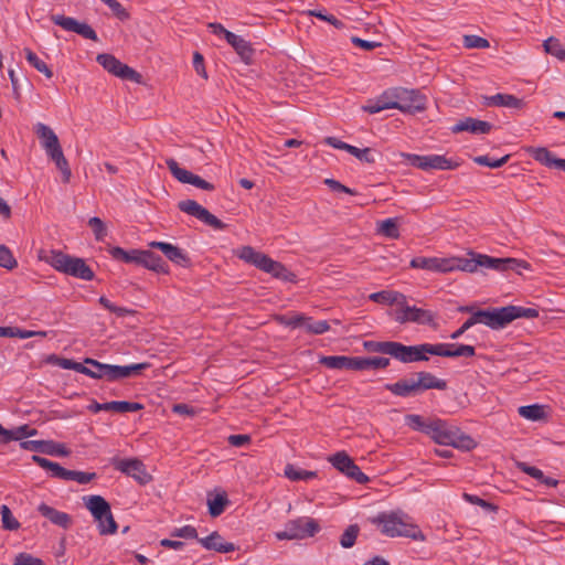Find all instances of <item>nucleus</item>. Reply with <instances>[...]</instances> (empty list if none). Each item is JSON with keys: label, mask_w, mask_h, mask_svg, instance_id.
<instances>
[{"label": "nucleus", "mask_w": 565, "mask_h": 565, "mask_svg": "<svg viewBox=\"0 0 565 565\" xmlns=\"http://www.w3.org/2000/svg\"><path fill=\"white\" fill-rule=\"evenodd\" d=\"M526 152L541 164L547 168H555L556 161L559 158H556L547 148L544 147H529Z\"/></svg>", "instance_id": "obj_37"}, {"label": "nucleus", "mask_w": 565, "mask_h": 565, "mask_svg": "<svg viewBox=\"0 0 565 565\" xmlns=\"http://www.w3.org/2000/svg\"><path fill=\"white\" fill-rule=\"evenodd\" d=\"M237 256L247 264L254 265L260 270H265L270 257L264 253L257 252L252 246H243L237 250Z\"/></svg>", "instance_id": "obj_19"}, {"label": "nucleus", "mask_w": 565, "mask_h": 565, "mask_svg": "<svg viewBox=\"0 0 565 565\" xmlns=\"http://www.w3.org/2000/svg\"><path fill=\"white\" fill-rule=\"evenodd\" d=\"M434 319L435 316L431 311L411 306L409 322H416L419 324H431L434 322Z\"/></svg>", "instance_id": "obj_48"}, {"label": "nucleus", "mask_w": 565, "mask_h": 565, "mask_svg": "<svg viewBox=\"0 0 565 565\" xmlns=\"http://www.w3.org/2000/svg\"><path fill=\"white\" fill-rule=\"evenodd\" d=\"M510 154H505L499 159H492L489 156H478L473 158V161L479 166H486L489 168H500L508 162Z\"/></svg>", "instance_id": "obj_54"}, {"label": "nucleus", "mask_w": 565, "mask_h": 565, "mask_svg": "<svg viewBox=\"0 0 565 565\" xmlns=\"http://www.w3.org/2000/svg\"><path fill=\"white\" fill-rule=\"evenodd\" d=\"M402 156L406 159L408 164L424 171L454 170L458 167V163L441 154L420 156L414 153H403Z\"/></svg>", "instance_id": "obj_8"}, {"label": "nucleus", "mask_w": 565, "mask_h": 565, "mask_svg": "<svg viewBox=\"0 0 565 565\" xmlns=\"http://www.w3.org/2000/svg\"><path fill=\"white\" fill-rule=\"evenodd\" d=\"M38 511L42 516L50 520L53 524L61 526L63 529H68L72 524V518L70 514L57 511L56 509L47 505L46 503H41L38 507Z\"/></svg>", "instance_id": "obj_23"}, {"label": "nucleus", "mask_w": 565, "mask_h": 565, "mask_svg": "<svg viewBox=\"0 0 565 565\" xmlns=\"http://www.w3.org/2000/svg\"><path fill=\"white\" fill-rule=\"evenodd\" d=\"M427 436L439 445L452 446L461 450H471L476 447V441L470 436L441 419L431 420Z\"/></svg>", "instance_id": "obj_3"}, {"label": "nucleus", "mask_w": 565, "mask_h": 565, "mask_svg": "<svg viewBox=\"0 0 565 565\" xmlns=\"http://www.w3.org/2000/svg\"><path fill=\"white\" fill-rule=\"evenodd\" d=\"M445 273H449L452 270H462L468 273H473L477 270V258L473 256L472 258H445Z\"/></svg>", "instance_id": "obj_31"}, {"label": "nucleus", "mask_w": 565, "mask_h": 565, "mask_svg": "<svg viewBox=\"0 0 565 565\" xmlns=\"http://www.w3.org/2000/svg\"><path fill=\"white\" fill-rule=\"evenodd\" d=\"M85 508L92 513L100 535H111L118 525L113 516L110 504L102 495L83 497Z\"/></svg>", "instance_id": "obj_5"}, {"label": "nucleus", "mask_w": 565, "mask_h": 565, "mask_svg": "<svg viewBox=\"0 0 565 565\" xmlns=\"http://www.w3.org/2000/svg\"><path fill=\"white\" fill-rule=\"evenodd\" d=\"M385 390L399 397H408L420 392L418 381L414 379H402L393 384H385Z\"/></svg>", "instance_id": "obj_20"}, {"label": "nucleus", "mask_w": 565, "mask_h": 565, "mask_svg": "<svg viewBox=\"0 0 565 565\" xmlns=\"http://www.w3.org/2000/svg\"><path fill=\"white\" fill-rule=\"evenodd\" d=\"M360 527L358 524L349 525L340 537V544L343 548H351L356 541Z\"/></svg>", "instance_id": "obj_53"}, {"label": "nucleus", "mask_w": 565, "mask_h": 565, "mask_svg": "<svg viewBox=\"0 0 565 565\" xmlns=\"http://www.w3.org/2000/svg\"><path fill=\"white\" fill-rule=\"evenodd\" d=\"M139 266H142L158 274L168 273V264L159 255L151 250H143Z\"/></svg>", "instance_id": "obj_27"}, {"label": "nucleus", "mask_w": 565, "mask_h": 565, "mask_svg": "<svg viewBox=\"0 0 565 565\" xmlns=\"http://www.w3.org/2000/svg\"><path fill=\"white\" fill-rule=\"evenodd\" d=\"M394 106L395 109H399L403 113L414 114L425 109V97L415 89H397L394 94Z\"/></svg>", "instance_id": "obj_11"}, {"label": "nucleus", "mask_w": 565, "mask_h": 565, "mask_svg": "<svg viewBox=\"0 0 565 565\" xmlns=\"http://www.w3.org/2000/svg\"><path fill=\"white\" fill-rule=\"evenodd\" d=\"M305 329L312 334H322L330 329V326L326 320L313 321L311 318H307Z\"/></svg>", "instance_id": "obj_58"}, {"label": "nucleus", "mask_w": 565, "mask_h": 565, "mask_svg": "<svg viewBox=\"0 0 565 565\" xmlns=\"http://www.w3.org/2000/svg\"><path fill=\"white\" fill-rule=\"evenodd\" d=\"M472 313L473 320L477 321V323H483L494 330L502 329L519 318L533 319L539 317L537 309L520 306H507L491 310H477Z\"/></svg>", "instance_id": "obj_2"}, {"label": "nucleus", "mask_w": 565, "mask_h": 565, "mask_svg": "<svg viewBox=\"0 0 565 565\" xmlns=\"http://www.w3.org/2000/svg\"><path fill=\"white\" fill-rule=\"evenodd\" d=\"M43 454L51 456H68L70 450L63 445L54 441H45V447L43 449Z\"/></svg>", "instance_id": "obj_61"}, {"label": "nucleus", "mask_w": 565, "mask_h": 565, "mask_svg": "<svg viewBox=\"0 0 565 565\" xmlns=\"http://www.w3.org/2000/svg\"><path fill=\"white\" fill-rule=\"evenodd\" d=\"M34 130L44 150L60 145L56 134L45 124L38 122Z\"/></svg>", "instance_id": "obj_34"}, {"label": "nucleus", "mask_w": 565, "mask_h": 565, "mask_svg": "<svg viewBox=\"0 0 565 565\" xmlns=\"http://www.w3.org/2000/svg\"><path fill=\"white\" fill-rule=\"evenodd\" d=\"M88 225L93 230L95 238L97 241H103L105 238V236L107 235L106 226L99 217H97V216L90 217L88 221Z\"/></svg>", "instance_id": "obj_62"}, {"label": "nucleus", "mask_w": 565, "mask_h": 565, "mask_svg": "<svg viewBox=\"0 0 565 565\" xmlns=\"http://www.w3.org/2000/svg\"><path fill=\"white\" fill-rule=\"evenodd\" d=\"M355 371L380 370L390 365V359L383 356L362 358L355 356Z\"/></svg>", "instance_id": "obj_33"}, {"label": "nucleus", "mask_w": 565, "mask_h": 565, "mask_svg": "<svg viewBox=\"0 0 565 565\" xmlns=\"http://www.w3.org/2000/svg\"><path fill=\"white\" fill-rule=\"evenodd\" d=\"M519 414L530 420L536 422L545 417V407L543 405L533 404L519 407Z\"/></svg>", "instance_id": "obj_45"}, {"label": "nucleus", "mask_w": 565, "mask_h": 565, "mask_svg": "<svg viewBox=\"0 0 565 565\" xmlns=\"http://www.w3.org/2000/svg\"><path fill=\"white\" fill-rule=\"evenodd\" d=\"M394 99H388L387 95L384 94L379 99L374 102H370L367 105L363 106V109L369 114H376L385 109H395Z\"/></svg>", "instance_id": "obj_44"}, {"label": "nucleus", "mask_w": 565, "mask_h": 565, "mask_svg": "<svg viewBox=\"0 0 565 565\" xmlns=\"http://www.w3.org/2000/svg\"><path fill=\"white\" fill-rule=\"evenodd\" d=\"M392 358L402 363L428 361V356L425 355L424 343L417 345H405L395 341Z\"/></svg>", "instance_id": "obj_16"}, {"label": "nucleus", "mask_w": 565, "mask_h": 565, "mask_svg": "<svg viewBox=\"0 0 565 565\" xmlns=\"http://www.w3.org/2000/svg\"><path fill=\"white\" fill-rule=\"evenodd\" d=\"M454 347H455L454 343H436V344L424 343L425 355L433 354V355L447 358L446 352H448L450 350V348H454Z\"/></svg>", "instance_id": "obj_55"}, {"label": "nucleus", "mask_w": 565, "mask_h": 565, "mask_svg": "<svg viewBox=\"0 0 565 565\" xmlns=\"http://www.w3.org/2000/svg\"><path fill=\"white\" fill-rule=\"evenodd\" d=\"M544 50L546 53L557 57L559 61L565 60V46L559 42L558 39L548 38L544 41Z\"/></svg>", "instance_id": "obj_51"}, {"label": "nucleus", "mask_w": 565, "mask_h": 565, "mask_svg": "<svg viewBox=\"0 0 565 565\" xmlns=\"http://www.w3.org/2000/svg\"><path fill=\"white\" fill-rule=\"evenodd\" d=\"M445 258L415 257L411 260L412 268L426 269L434 273H445Z\"/></svg>", "instance_id": "obj_29"}, {"label": "nucleus", "mask_w": 565, "mask_h": 565, "mask_svg": "<svg viewBox=\"0 0 565 565\" xmlns=\"http://www.w3.org/2000/svg\"><path fill=\"white\" fill-rule=\"evenodd\" d=\"M228 504L230 500L225 491L217 493L213 498H207L209 513L213 518L220 516Z\"/></svg>", "instance_id": "obj_39"}, {"label": "nucleus", "mask_w": 565, "mask_h": 565, "mask_svg": "<svg viewBox=\"0 0 565 565\" xmlns=\"http://www.w3.org/2000/svg\"><path fill=\"white\" fill-rule=\"evenodd\" d=\"M369 299L383 305H403L405 295L394 290H382L371 294Z\"/></svg>", "instance_id": "obj_32"}, {"label": "nucleus", "mask_w": 565, "mask_h": 565, "mask_svg": "<svg viewBox=\"0 0 565 565\" xmlns=\"http://www.w3.org/2000/svg\"><path fill=\"white\" fill-rule=\"evenodd\" d=\"M492 129V125L488 121L476 119L472 117H466L462 120H459L451 127V131L454 134L468 131L473 135H484L489 134Z\"/></svg>", "instance_id": "obj_17"}, {"label": "nucleus", "mask_w": 565, "mask_h": 565, "mask_svg": "<svg viewBox=\"0 0 565 565\" xmlns=\"http://www.w3.org/2000/svg\"><path fill=\"white\" fill-rule=\"evenodd\" d=\"M327 460L340 473L359 484H365L370 481V478L361 471L359 466L355 465L353 459L344 450L330 455Z\"/></svg>", "instance_id": "obj_7"}, {"label": "nucleus", "mask_w": 565, "mask_h": 565, "mask_svg": "<svg viewBox=\"0 0 565 565\" xmlns=\"http://www.w3.org/2000/svg\"><path fill=\"white\" fill-rule=\"evenodd\" d=\"M447 353V358H458V356H466L471 358L476 354V349L472 345L469 344H455L454 348H450V350Z\"/></svg>", "instance_id": "obj_56"}, {"label": "nucleus", "mask_w": 565, "mask_h": 565, "mask_svg": "<svg viewBox=\"0 0 565 565\" xmlns=\"http://www.w3.org/2000/svg\"><path fill=\"white\" fill-rule=\"evenodd\" d=\"M96 61L110 74L117 76L125 81H130L134 83H141L142 76L128 66L127 64L121 63L117 57L113 54L100 53L97 55Z\"/></svg>", "instance_id": "obj_9"}, {"label": "nucleus", "mask_w": 565, "mask_h": 565, "mask_svg": "<svg viewBox=\"0 0 565 565\" xmlns=\"http://www.w3.org/2000/svg\"><path fill=\"white\" fill-rule=\"evenodd\" d=\"M416 376L420 392L433 388L441 391L447 388V382L445 380L436 377L430 372L422 371L416 373Z\"/></svg>", "instance_id": "obj_30"}, {"label": "nucleus", "mask_w": 565, "mask_h": 565, "mask_svg": "<svg viewBox=\"0 0 565 565\" xmlns=\"http://www.w3.org/2000/svg\"><path fill=\"white\" fill-rule=\"evenodd\" d=\"M407 426H409L414 430L422 431L428 435V430L431 426V420H424L420 415L409 414L405 417Z\"/></svg>", "instance_id": "obj_52"}, {"label": "nucleus", "mask_w": 565, "mask_h": 565, "mask_svg": "<svg viewBox=\"0 0 565 565\" xmlns=\"http://www.w3.org/2000/svg\"><path fill=\"white\" fill-rule=\"evenodd\" d=\"M31 334L28 330H22L17 327H0V337L3 338H20L29 339Z\"/></svg>", "instance_id": "obj_60"}, {"label": "nucleus", "mask_w": 565, "mask_h": 565, "mask_svg": "<svg viewBox=\"0 0 565 565\" xmlns=\"http://www.w3.org/2000/svg\"><path fill=\"white\" fill-rule=\"evenodd\" d=\"M319 362L332 370H355V356L326 355Z\"/></svg>", "instance_id": "obj_26"}, {"label": "nucleus", "mask_w": 565, "mask_h": 565, "mask_svg": "<svg viewBox=\"0 0 565 565\" xmlns=\"http://www.w3.org/2000/svg\"><path fill=\"white\" fill-rule=\"evenodd\" d=\"M199 543L209 551L218 553H230L236 550V546L230 542H223L221 534L216 531L212 532L209 536L198 539Z\"/></svg>", "instance_id": "obj_21"}, {"label": "nucleus", "mask_w": 565, "mask_h": 565, "mask_svg": "<svg viewBox=\"0 0 565 565\" xmlns=\"http://www.w3.org/2000/svg\"><path fill=\"white\" fill-rule=\"evenodd\" d=\"M350 154L354 156L361 162L365 163H374L375 159L373 157V151L371 148L360 149L358 147L352 146Z\"/></svg>", "instance_id": "obj_63"}, {"label": "nucleus", "mask_w": 565, "mask_h": 565, "mask_svg": "<svg viewBox=\"0 0 565 565\" xmlns=\"http://www.w3.org/2000/svg\"><path fill=\"white\" fill-rule=\"evenodd\" d=\"M26 61L40 73H43L47 78L53 76L52 70L47 66V64L42 61L33 51L30 49H24Z\"/></svg>", "instance_id": "obj_47"}, {"label": "nucleus", "mask_w": 565, "mask_h": 565, "mask_svg": "<svg viewBox=\"0 0 565 565\" xmlns=\"http://www.w3.org/2000/svg\"><path fill=\"white\" fill-rule=\"evenodd\" d=\"M0 266L9 270L18 266L17 259L6 245H0Z\"/></svg>", "instance_id": "obj_57"}, {"label": "nucleus", "mask_w": 565, "mask_h": 565, "mask_svg": "<svg viewBox=\"0 0 565 565\" xmlns=\"http://www.w3.org/2000/svg\"><path fill=\"white\" fill-rule=\"evenodd\" d=\"M477 268L484 267L498 271L518 270L519 268H529V264L516 258H495L488 255L477 254Z\"/></svg>", "instance_id": "obj_15"}, {"label": "nucleus", "mask_w": 565, "mask_h": 565, "mask_svg": "<svg viewBox=\"0 0 565 565\" xmlns=\"http://www.w3.org/2000/svg\"><path fill=\"white\" fill-rule=\"evenodd\" d=\"M265 273L270 274L273 277L285 280V281H294L295 275L288 270L281 263L276 262L270 258L268 262Z\"/></svg>", "instance_id": "obj_40"}, {"label": "nucleus", "mask_w": 565, "mask_h": 565, "mask_svg": "<svg viewBox=\"0 0 565 565\" xmlns=\"http://www.w3.org/2000/svg\"><path fill=\"white\" fill-rule=\"evenodd\" d=\"M36 434V430L33 428H30L28 425H21L14 429H6L0 424V436L1 441L3 444H8L12 440H21L26 437L34 436Z\"/></svg>", "instance_id": "obj_28"}, {"label": "nucleus", "mask_w": 565, "mask_h": 565, "mask_svg": "<svg viewBox=\"0 0 565 565\" xmlns=\"http://www.w3.org/2000/svg\"><path fill=\"white\" fill-rule=\"evenodd\" d=\"M13 565H44V563L31 554L20 553L15 556Z\"/></svg>", "instance_id": "obj_64"}, {"label": "nucleus", "mask_w": 565, "mask_h": 565, "mask_svg": "<svg viewBox=\"0 0 565 565\" xmlns=\"http://www.w3.org/2000/svg\"><path fill=\"white\" fill-rule=\"evenodd\" d=\"M51 20L54 24L61 26L65 31L74 32L84 39L98 41L96 31L87 23L78 22L76 19L63 14H52Z\"/></svg>", "instance_id": "obj_14"}, {"label": "nucleus", "mask_w": 565, "mask_h": 565, "mask_svg": "<svg viewBox=\"0 0 565 565\" xmlns=\"http://www.w3.org/2000/svg\"><path fill=\"white\" fill-rule=\"evenodd\" d=\"M226 42L235 50V52L241 56V58L248 63L254 54V50L248 41L244 38L233 33H226Z\"/></svg>", "instance_id": "obj_24"}, {"label": "nucleus", "mask_w": 565, "mask_h": 565, "mask_svg": "<svg viewBox=\"0 0 565 565\" xmlns=\"http://www.w3.org/2000/svg\"><path fill=\"white\" fill-rule=\"evenodd\" d=\"M379 233H381L383 236L396 239L399 237V231L397 226V220L396 218H386L379 223Z\"/></svg>", "instance_id": "obj_50"}, {"label": "nucleus", "mask_w": 565, "mask_h": 565, "mask_svg": "<svg viewBox=\"0 0 565 565\" xmlns=\"http://www.w3.org/2000/svg\"><path fill=\"white\" fill-rule=\"evenodd\" d=\"M32 460L41 468L51 471L52 477L62 479V480H67L70 470L63 468L57 462L51 461L44 457H40L36 455H34L32 457Z\"/></svg>", "instance_id": "obj_35"}, {"label": "nucleus", "mask_w": 565, "mask_h": 565, "mask_svg": "<svg viewBox=\"0 0 565 565\" xmlns=\"http://www.w3.org/2000/svg\"><path fill=\"white\" fill-rule=\"evenodd\" d=\"M2 529L7 531H17L20 529V522L13 516L10 508L6 504L0 507Z\"/></svg>", "instance_id": "obj_49"}, {"label": "nucleus", "mask_w": 565, "mask_h": 565, "mask_svg": "<svg viewBox=\"0 0 565 565\" xmlns=\"http://www.w3.org/2000/svg\"><path fill=\"white\" fill-rule=\"evenodd\" d=\"M285 476L292 481L310 480L317 477L316 471H309L300 469L294 465H287L285 467Z\"/></svg>", "instance_id": "obj_46"}, {"label": "nucleus", "mask_w": 565, "mask_h": 565, "mask_svg": "<svg viewBox=\"0 0 565 565\" xmlns=\"http://www.w3.org/2000/svg\"><path fill=\"white\" fill-rule=\"evenodd\" d=\"M484 105L520 109L523 107L524 102L514 95L499 93L484 97Z\"/></svg>", "instance_id": "obj_25"}, {"label": "nucleus", "mask_w": 565, "mask_h": 565, "mask_svg": "<svg viewBox=\"0 0 565 565\" xmlns=\"http://www.w3.org/2000/svg\"><path fill=\"white\" fill-rule=\"evenodd\" d=\"M149 246L151 248L161 250L169 260L179 266L184 267L190 263V259L188 255L184 253V250L170 243L153 241L149 243Z\"/></svg>", "instance_id": "obj_18"}, {"label": "nucleus", "mask_w": 565, "mask_h": 565, "mask_svg": "<svg viewBox=\"0 0 565 565\" xmlns=\"http://www.w3.org/2000/svg\"><path fill=\"white\" fill-rule=\"evenodd\" d=\"M320 531L318 521L309 516H300L285 523L282 531L275 533L279 541L305 540L315 536Z\"/></svg>", "instance_id": "obj_6"}, {"label": "nucleus", "mask_w": 565, "mask_h": 565, "mask_svg": "<svg viewBox=\"0 0 565 565\" xmlns=\"http://www.w3.org/2000/svg\"><path fill=\"white\" fill-rule=\"evenodd\" d=\"M85 364L89 365V377L108 381L109 371L107 369H110V364H105L90 358L85 359Z\"/></svg>", "instance_id": "obj_42"}, {"label": "nucleus", "mask_w": 565, "mask_h": 565, "mask_svg": "<svg viewBox=\"0 0 565 565\" xmlns=\"http://www.w3.org/2000/svg\"><path fill=\"white\" fill-rule=\"evenodd\" d=\"M395 341H364L363 348L371 353H382L393 356Z\"/></svg>", "instance_id": "obj_41"}, {"label": "nucleus", "mask_w": 565, "mask_h": 565, "mask_svg": "<svg viewBox=\"0 0 565 565\" xmlns=\"http://www.w3.org/2000/svg\"><path fill=\"white\" fill-rule=\"evenodd\" d=\"M113 466L116 470L134 478L140 484L151 481V476L146 471L143 462L137 458L114 459Z\"/></svg>", "instance_id": "obj_12"}, {"label": "nucleus", "mask_w": 565, "mask_h": 565, "mask_svg": "<svg viewBox=\"0 0 565 565\" xmlns=\"http://www.w3.org/2000/svg\"><path fill=\"white\" fill-rule=\"evenodd\" d=\"M149 363H137L131 365H111L108 373V381H118L121 379L130 377L139 374L141 371L148 369Z\"/></svg>", "instance_id": "obj_22"}, {"label": "nucleus", "mask_w": 565, "mask_h": 565, "mask_svg": "<svg viewBox=\"0 0 565 565\" xmlns=\"http://www.w3.org/2000/svg\"><path fill=\"white\" fill-rule=\"evenodd\" d=\"M526 152L541 164L547 168H555L556 161L559 158H556L547 148L544 147H529Z\"/></svg>", "instance_id": "obj_36"}, {"label": "nucleus", "mask_w": 565, "mask_h": 565, "mask_svg": "<svg viewBox=\"0 0 565 565\" xmlns=\"http://www.w3.org/2000/svg\"><path fill=\"white\" fill-rule=\"evenodd\" d=\"M377 522L382 525V533L387 536H403L415 541L425 540L419 527L409 522L407 516H403L398 513H382L379 515Z\"/></svg>", "instance_id": "obj_4"}, {"label": "nucleus", "mask_w": 565, "mask_h": 565, "mask_svg": "<svg viewBox=\"0 0 565 565\" xmlns=\"http://www.w3.org/2000/svg\"><path fill=\"white\" fill-rule=\"evenodd\" d=\"M166 164L171 172V174L181 183L192 184L195 188H199L201 190L205 191H213L215 189L214 184L211 182L205 181L201 177L192 173L191 171L181 168L178 162L169 158L166 160Z\"/></svg>", "instance_id": "obj_13"}, {"label": "nucleus", "mask_w": 565, "mask_h": 565, "mask_svg": "<svg viewBox=\"0 0 565 565\" xmlns=\"http://www.w3.org/2000/svg\"><path fill=\"white\" fill-rule=\"evenodd\" d=\"M178 207L181 212L186 213L191 216L196 217L204 224L211 226L214 230H225L226 224L218 220L215 215L210 213L205 207L200 205L194 200H183L178 203Z\"/></svg>", "instance_id": "obj_10"}, {"label": "nucleus", "mask_w": 565, "mask_h": 565, "mask_svg": "<svg viewBox=\"0 0 565 565\" xmlns=\"http://www.w3.org/2000/svg\"><path fill=\"white\" fill-rule=\"evenodd\" d=\"M463 45L467 49H488L490 43L484 38L471 34L463 36Z\"/></svg>", "instance_id": "obj_59"}, {"label": "nucleus", "mask_w": 565, "mask_h": 565, "mask_svg": "<svg viewBox=\"0 0 565 565\" xmlns=\"http://www.w3.org/2000/svg\"><path fill=\"white\" fill-rule=\"evenodd\" d=\"M38 256L40 260L47 263L54 269L65 275L87 281L93 280L95 277L94 271L83 258L55 249H40Z\"/></svg>", "instance_id": "obj_1"}, {"label": "nucleus", "mask_w": 565, "mask_h": 565, "mask_svg": "<svg viewBox=\"0 0 565 565\" xmlns=\"http://www.w3.org/2000/svg\"><path fill=\"white\" fill-rule=\"evenodd\" d=\"M109 253L113 256V258H115L117 260H121L127 264L140 265V259L143 254V250H141V249L125 250L124 248L116 246V247H111L109 249Z\"/></svg>", "instance_id": "obj_38"}, {"label": "nucleus", "mask_w": 565, "mask_h": 565, "mask_svg": "<svg viewBox=\"0 0 565 565\" xmlns=\"http://www.w3.org/2000/svg\"><path fill=\"white\" fill-rule=\"evenodd\" d=\"M142 408L143 406L140 403L127 401H111L107 402L105 406V411H111L116 413L138 412Z\"/></svg>", "instance_id": "obj_43"}]
</instances>
